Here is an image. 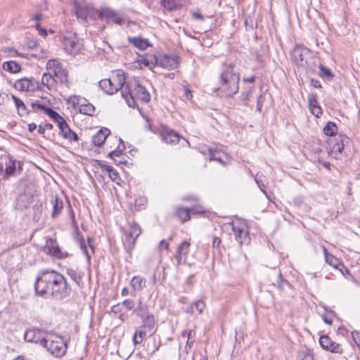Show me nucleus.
Segmentation results:
<instances>
[{"label":"nucleus","instance_id":"obj_51","mask_svg":"<svg viewBox=\"0 0 360 360\" xmlns=\"http://www.w3.org/2000/svg\"><path fill=\"white\" fill-rule=\"evenodd\" d=\"M98 165L102 169L106 171L108 173L112 172L113 169L112 166L103 164L101 161L98 162Z\"/></svg>","mask_w":360,"mask_h":360},{"label":"nucleus","instance_id":"obj_59","mask_svg":"<svg viewBox=\"0 0 360 360\" xmlns=\"http://www.w3.org/2000/svg\"><path fill=\"white\" fill-rule=\"evenodd\" d=\"M37 129V124L35 123H30L28 124V130L30 132H33Z\"/></svg>","mask_w":360,"mask_h":360},{"label":"nucleus","instance_id":"obj_10","mask_svg":"<svg viewBox=\"0 0 360 360\" xmlns=\"http://www.w3.org/2000/svg\"><path fill=\"white\" fill-rule=\"evenodd\" d=\"M13 87L22 92H34L40 89L39 82L34 77H22L16 80Z\"/></svg>","mask_w":360,"mask_h":360},{"label":"nucleus","instance_id":"obj_32","mask_svg":"<svg viewBox=\"0 0 360 360\" xmlns=\"http://www.w3.org/2000/svg\"><path fill=\"white\" fill-rule=\"evenodd\" d=\"M309 106L313 115L316 117H319L322 114L321 107L318 105V102L314 96H309Z\"/></svg>","mask_w":360,"mask_h":360},{"label":"nucleus","instance_id":"obj_38","mask_svg":"<svg viewBox=\"0 0 360 360\" xmlns=\"http://www.w3.org/2000/svg\"><path fill=\"white\" fill-rule=\"evenodd\" d=\"M147 311V305L143 304L141 300H139L136 307L134 309V313H136L138 316L143 317V316L146 314Z\"/></svg>","mask_w":360,"mask_h":360},{"label":"nucleus","instance_id":"obj_31","mask_svg":"<svg viewBox=\"0 0 360 360\" xmlns=\"http://www.w3.org/2000/svg\"><path fill=\"white\" fill-rule=\"evenodd\" d=\"M32 197L26 193L19 195L17 198V205L19 208H27L32 202Z\"/></svg>","mask_w":360,"mask_h":360},{"label":"nucleus","instance_id":"obj_64","mask_svg":"<svg viewBox=\"0 0 360 360\" xmlns=\"http://www.w3.org/2000/svg\"><path fill=\"white\" fill-rule=\"evenodd\" d=\"M119 155H120V152L117 151V150L111 151L109 153V156L111 157V158H112L113 156H118Z\"/></svg>","mask_w":360,"mask_h":360},{"label":"nucleus","instance_id":"obj_54","mask_svg":"<svg viewBox=\"0 0 360 360\" xmlns=\"http://www.w3.org/2000/svg\"><path fill=\"white\" fill-rule=\"evenodd\" d=\"M352 335L354 342L359 345V342H360V333L357 331H354L352 333Z\"/></svg>","mask_w":360,"mask_h":360},{"label":"nucleus","instance_id":"obj_24","mask_svg":"<svg viewBox=\"0 0 360 360\" xmlns=\"http://www.w3.org/2000/svg\"><path fill=\"white\" fill-rule=\"evenodd\" d=\"M191 212L201 213L202 210L200 207L196 209L193 207L191 210L184 207H178L176 210V215L182 222H185L189 220Z\"/></svg>","mask_w":360,"mask_h":360},{"label":"nucleus","instance_id":"obj_35","mask_svg":"<svg viewBox=\"0 0 360 360\" xmlns=\"http://www.w3.org/2000/svg\"><path fill=\"white\" fill-rule=\"evenodd\" d=\"M3 69L11 73H17L20 71V65L15 61H7L3 63Z\"/></svg>","mask_w":360,"mask_h":360},{"label":"nucleus","instance_id":"obj_57","mask_svg":"<svg viewBox=\"0 0 360 360\" xmlns=\"http://www.w3.org/2000/svg\"><path fill=\"white\" fill-rule=\"evenodd\" d=\"M311 84L315 88H321L322 87L321 82L317 79H312L311 80Z\"/></svg>","mask_w":360,"mask_h":360},{"label":"nucleus","instance_id":"obj_33","mask_svg":"<svg viewBox=\"0 0 360 360\" xmlns=\"http://www.w3.org/2000/svg\"><path fill=\"white\" fill-rule=\"evenodd\" d=\"M129 41L131 44H132L134 46L140 50H145L150 46L148 40L145 39L132 37L129 38Z\"/></svg>","mask_w":360,"mask_h":360},{"label":"nucleus","instance_id":"obj_43","mask_svg":"<svg viewBox=\"0 0 360 360\" xmlns=\"http://www.w3.org/2000/svg\"><path fill=\"white\" fill-rule=\"evenodd\" d=\"M136 238H137L135 237H130L129 233L127 232L125 233V238L124 239V244L126 248H127L128 250L132 249L136 243Z\"/></svg>","mask_w":360,"mask_h":360},{"label":"nucleus","instance_id":"obj_55","mask_svg":"<svg viewBox=\"0 0 360 360\" xmlns=\"http://www.w3.org/2000/svg\"><path fill=\"white\" fill-rule=\"evenodd\" d=\"M184 90L186 98L191 100L193 97L191 91L187 86H184Z\"/></svg>","mask_w":360,"mask_h":360},{"label":"nucleus","instance_id":"obj_49","mask_svg":"<svg viewBox=\"0 0 360 360\" xmlns=\"http://www.w3.org/2000/svg\"><path fill=\"white\" fill-rule=\"evenodd\" d=\"M194 335H195V331H193V330H190L188 332V340L186 342V345L188 346L189 347H191V344L194 342V338H193Z\"/></svg>","mask_w":360,"mask_h":360},{"label":"nucleus","instance_id":"obj_45","mask_svg":"<svg viewBox=\"0 0 360 360\" xmlns=\"http://www.w3.org/2000/svg\"><path fill=\"white\" fill-rule=\"evenodd\" d=\"M298 360H314V356L309 350H306L300 354Z\"/></svg>","mask_w":360,"mask_h":360},{"label":"nucleus","instance_id":"obj_46","mask_svg":"<svg viewBox=\"0 0 360 360\" xmlns=\"http://www.w3.org/2000/svg\"><path fill=\"white\" fill-rule=\"evenodd\" d=\"M122 306L124 307L127 310H131L134 308L135 303L133 300L126 299L122 303Z\"/></svg>","mask_w":360,"mask_h":360},{"label":"nucleus","instance_id":"obj_1","mask_svg":"<svg viewBox=\"0 0 360 360\" xmlns=\"http://www.w3.org/2000/svg\"><path fill=\"white\" fill-rule=\"evenodd\" d=\"M34 290L38 295L58 300L70 294V288L64 276L53 270L39 272L35 280Z\"/></svg>","mask_w":360,"mask_h":360},{"label":"nucleus","instance_id":"obj_48","mask_svg":"<svg viewBox=\"0 0 360 360\" xmlns=\"http://www.w3.org/2000/svg\"><path fill=\"white\" fill-rule=\"evenodd\" d=\"M52 128L53 125L51 124H46L44 126L39 125L38 127V132L40 134H43L46 130H51Z\"/></svg>","mask_w":360,"mask_h":360},{"label":"nucleus","instance_id":"obj_2","mask_svg":"<svg viewBox=\"0 0 360 360\" xmlns=\"http://www.w3.org/2000/svg\"><path fill=\"white\" fill-rule=\"evenodd\" d=\"M240 77L232 65L228 66L221 73L218 90L226 96H232L239 89Z\"/></svg>","mask_w":360,"mask_h":360},{"label":"nucleus","instance_id":"obj_36","mask_svg":"<svg viewBox=\"0 0 360 360\" xmlns=\"http://www.w3.org/2000/svg\"><path fill=\"white\" fill-rule=\"evenodd\" d=\"M327 264L333 268L340 270L341 272L342 271V269L345 268L343 264L339 261V259L331 255L330 256H327L326 259L325 260Z\"/></svg>","mask_w":360,"mask_h":360},{"label":"nucleus","instance_id":"obj_39","mask_svg":"<svg viewBox=\"0 0 360 360\" xmlns=\"http://www.w3.org/2000/svg\"><path fill=\"white\" fill-rule=\"evenodd\" d=\"M68 275L78 285H80L82 282V275L73 269H67Z\"/></svg>","mask_w":360,"mask_h":360},{"label":"nucleus","instance_id":"obj_15","mask_svg":"<svg viewBox=\"0 0 360 360\" xmlns=\"http://www.w3.org/2000/svg\"><path fill=\"white\" fill-rule=\"evenodd\" d=\"M309 55V50L302 46H296L291 51L292 58L297 66L304 67L307 63L306 58Z\"/></svg>","mask_w":360,"mask_h":360},{"label":"nucleus","instance_id":"obj_60","mask_svg":"<svg viewBox=\"0 0 360 360\" xmlns=\"http://www.w3.org/2000/svg\"><path fill=\"white\" fill-rule=\"evenodd\" d=\"M255 80V76H251V77H244L243 78V82H245L252 83V82H254Z\"/></svg>","mask_w":360,"mask_h":360},{"label":"nucleus","instance_id":"obj_26","mask_svg":"<svg viewBox=\"0 0 360 360\" xmlns=\"http://www.w3.org/2000/svg\"><path fill=\"white\" fill-rule=\"evenodd\" d=\"M110 134L109 129L103 128L100 129L92 138V142L95 146H101Z\"/></svg>","mask_w":360,"mask_h":360},{"label":"nucleus","instance_id":"obj_42","mask_svg":"<svg viewBox=\"0 0 360 360\" xmlns=\"http://www.w3.org/2000/svg\"><path fill=\"white\" fill-rule=\"evenodd\" d=\"M128 232L129 233L130 237L138 238L141 233V227L138 224L132 223L130 224L129 230Z\"/></svg>","mask_w":360,"mask_h":360},{"label":"nucleus","instance_id":"obj_9","mask_svg":"<svg viewBox=\"0 0 360 360\" xmlns=\"http://www.w3.org/2000/svg\"><path fill=\"white\" fill-rule=\"evenodd\" d=\"M68 103L71 104L74 108H78L79 112L82 114L91 116L95 112L94 106L84 98H82L79 96L73 95L70 96Z\"/></svg>","mask_w":360,"mask_h":360},{"label":"nucleus","instance_id":"obj_4","mask_svg":"<svg viewBox=\"0 0 360 360\" xmlns=\"http://www.w3.org/2000/svg\"><path fill=\"white\" fill-rule=\"evenodd\" d=\"M22 162L13 159L9 155L0 156V176L2 179L8 180L20 174L22 171Z\"/></svg>","mask_w":360,"mask_h":360},{"label":"nucleus","instance_id":"obj_13","mask_svg":"<svg viewBox=\"0 0 360 360\" xmlns=\"http://www.w3.org/2000/svg\"><path fill=\"white\" fill-rule=\"evenodd\" d=\"M232 229L235 235L236 240L240 245L248 243V231L246 224L239 221H235L231 223Z\"/></svg>","mask_w":360,"mask_h":360},{"label":"nucleus","instance_id":"obj_6","mask_svg":"<svg viewBox=\"0 0 360 360\" xmlns=\"http://www.w3.org/2000/svg\"><path fill=\"white\" fill-rule=\"evenodd\" d=\"M43 347L46 348L53 356L62 357L67 350V345L60 336L49 335L43 341Z\"/></svg>","mask_w":360,"mask_h":360},{"label":"nucleus","instance_id":"obj_8","mask_svg":"<svg viewBox=\"0 0 360 360\" xmlns=\"http://www.w3.org/2000/svg\"><path fill=\"white\" fill-rule=\"evenodd\" d=\"M62 44L65 52L73 56L78 54L83 48L82 40L72 32H66L63 34Z\"/></svg>","mask_w":360,"mask_h":360},{"label":"nucleus","instance_id":"obj_52","mask_svg":"<svg viewBox=\"0 0 360 360\" xmlns=\"http://www.w3.org/2000/svg\"><path fill=\"white\" fill-rule=\"evenodd\" d=\"M159 249L160 250L165 249V250H167L168 248H169V243L167 241H166L165 240H162L160 243H159V246H158Z\"/></svg>","mask_w":360,"mask_h":360},{"label":"nucleus","instance_id":"obj_44","mask_svg":"<svg viewBox=\"0 0 360 360\" xmlns=\"http://www.w3.org/2000/svg\"><path fill=\"white\" fill-rule=\"evenodd\" d=\"M210 160H216L222 165L225 164L222 158L219 155V152L217 150H212L210 149Z\"/></svg>","mask_w":360,"mask_h":360},{"label":"nucleus","instance_id":"obj_50","mask_svg":"<svg viewBox=\"0 0 360 360\" xmlns=\"http://www.w3.org/2000/svg\"><path fill=\"white\" fill-rule=\"evenodd\" d=\"M108 176L110 178V179L114 181L117 182L119 179V176L117 172V171L113 168L112 172H108Z\"/></svg>","mask_w":360,"mask_h":360},{"label":"nucleus","instance_id":"obj_47","mask_svg":"<svg viewBox=\"0 0 360 360\" xmlns=\"http://www.w3.org/2000/svg\"><path fill=\"white\" fill-rule=\"evenodd\" d=\"M194 307L195 308V309L200 313L201 314L204 309L205 308V304L204 302H202V300H198L196 302H195L192 306L191 307Z\"/></svg>","mask_w":360,"mask_h":360},{"label":"nucleus","instance_id":"obj_21","mask_svg":"<svg viewBox=\"0 0 360 360\" xmlns=\"http://www.w3.org/2000/svg\"><path fill=\"white\" fill-rule=\"evenodd\" d=\"M31 107L32 108L34 112H41L44 113L45 115L49 116L53 120L58 115V113L57 112L53 110L52 108H51L48 105L42 103L39 101L32 102L31 103Z\"/></svg>","mask_w":360,"mask_h":360},{"label":"nucleus","instance_id":"obj_11","mask_svg":"<svg viewBox=\"0 0 360 360\" xmlns=\"http://www.w3.org/2000/svg\"><path fill=\"white\" fill-rule=\"evenodd\" d=\"M154 67L160 66L167 70H174L177 68L179 64V58L177 56L162 55L160 56H153Z\"/></svg>","mask_w":360,"mask_h":360},{"label":"nucleus","instance_id":"obj_28","mask_svg":"<svg viewBox=\"0 0 360 360\" xmlns=\"http://www.w3.org/2000/svg\"><path fill=\"white\" fill-rule=\"evenodd\" d=\"M79 244L80 246L81 250H82L83 253L86 255V260L88 262H90L91 260V255L89 252L88 248H89L92 253H94V247L91 244L90 238H88L87 243L85 242L84 239L83 238H81L79 240Z\"/></svg>","mask_w":360,"mask_h":360},{"label":"nucleus","instance_id":"obj_30","mask_svg":"<svg viewBox=\"0 0 360 360\" xmlns=\"http://www.w3.org/2000/svg\"><path fill=\"white\" fill-rule=\"evenodd\" d=\"M161 5L167 11H172L181 6V0H161Z\"/></svg>","mask_w":360,"mask_h":360},{"label":"nucleus","instance_id":"obj_7","mask_svg":"<svg viewBox=\"0 0 360 360\" xmlns=\"http://www.w3.org/2000/svg\"><path fill=\"white\" fill-rule=\"evenodd\" d=\"M46 70L59 84L68 86V72L60 61L56 59L49 60L46 63Z\"/></svg>","mask_w":360,"mask_h":360},{"label":"nucleus","instance_id":"obj_14","mask_svg":"<svg viewBox=\"0 0 360 360\" xmlns=\"http://www.w3.org/2000/svg\"><path fill=\"white\" fill-rule=\"evenodd\" d=\"M43 251L46 255H51L57 259H64L68 255L67 252H63L56 240L49 238L46 240V245L43 248Z\"/></svg>","mask_w":360,"mask_h":360},{"label":"nucleus","instance_id":"obj_61","mask_svg":"<svg viewBox=\"0 0 360 360\" xmlns=\"http://www.w3.org/2000/svg\"><path fill=\"white\" fill-rule=\"evenodd\" d=\"M184 200H193V201H197L198 200V198L196 196H190V195H188V196H185L183 198Z\"/></svg>","mask_w":360,"mask_h":360},{"label":"nucleus","instance_id":"obj_5","mask_svg":"<svg viewBox=\"0 0 360 360\" xmlns=\"http://www.w3.org/2000/svg\"><path fill=\"white\" fill-rule=\"evenodd\" d=\"M99 87L107 94H113L127 84L125 75L123 72H118L108 79H103L99 82Z\"/></svg>","mask_w":360,"mask_h":360},{"label":"nucleus","instance_id":"obj_56","mask_svg":"<svg viewBox=\"0 0 360 360\" xmlns=\"http://www.w3.org/2000/svg\"><path fill=\"white\" fill-rule=\"evenodd\" d=\"M121 304H117L112 307L111 311L114 314H117L121 311Z\"/></svg>","mask_w":360,"mask_h":360},{"label":"nucleus","instance_id":"obj_22","mask_svg":"<svg viewBox=\"0 0 360 360\" xmlns=\"http://www.w3.org/2000/svg\"><path fill=\"white\" fill-rule=\"evenodd\" d=\"M190 243L185 240L181 243L176 250V254L174 255V258L176 260L177 265H180L186 262V257L188 253Z\"/></svg>","mask_w":360,"mask_h":360},{"label":"nucleus","instance_id":"obj_58","mask_svg":"<svg viewBox=\"0 0 360 360\" xmlns=\"http://www.w3.org/2000/svg\"><path fill=\"white\" fill-rule=\"evenodd\" d=\"M220 243H221V240L217 237H214L213 239V241H212L213 248H219Z\"/></svg>","mask_w":360,"mask_h":360},{"label":"nucleus","instance_id":"obj_19","mask_svg":"<svg viewBox=\"0 0 360 360\" xmlns=\"http://www.w3.org/2000/svg\"><path fill=\"white\" fill-rule=\"evenodd\" d=\"M24 339L29 342L39 343L43 346V341L46 338L43 337V331L40 329H29L27 330L24 335Z\"/></svg>","mask_w":360,"mask_h":360},{"label":"nucleus","instance_id":"obj_34","mask_svg":"<svg viewBox=\"0 0 360 360\" xmlns=\"http://www.w3.org/2000/svg\"><path fill=\"white\" fill-rule=\"evenodd\" d=\"M131 286L134 290H141L146 286V279L141 276H134L131 281Z\"/></svg>","mask_w":360,"mask_h":360},{"label":"nucleus","instance_id":"obj_27","mask_svg":"<svg viewBox=\"0 0 360 360\" xmlns=\"http://www.w3.org/2000/svg\"><path fill=\"white\" fill-rule=\"evenodd\" d=\"M12 100L15 103V108L18 110V113L20 116L23 117L29 115L30 111L27 108L25 103L21 99H20L15 95H12Z\"/></svg>","mask_w":360,"mask_h":360},{"label":"nucleus","instance_id":"obj_23","mask_svg":"<svg viewBox=\"0 0 360 360\" xmlns=\"http://www.w3.org/2000/svg\"><path fill=\"white\" fill-rule=\"evenodd\" d=\"M162 138L167 143L169 144H176L179 141L180 136L175 131L165 128L162 131Z\"/></svg>","mask_w":360,"mask_h":360},{"label":"nucleus","instance_id":"obj_20","mask_svg":"<svg viewBox=\"0 0 360 360\" xmlns=\"http://www.w3.org/2000/svg\"><path fill=\"white\" fill-rule=\"evenodd\" d=\"M58 83L56 79L46 70L42 75L41 83L39 82L40 89L39 91H44L45 88L50 91L56 90Z\"/></svg>","mask_w":360,"mask_h":360},{"label":"nucleus","instance_id":"obj_18","mask_svg":"<svg viewBox=\"0 0 360 360\" xmlns=\"http://www.w3.org/2000/svg\"><path fill=\"white\" fill-rule=\"evenodd\" d=\"M348 140L349 138L346 135H340L336 142L330 147L328 153L337 160L341 159L344 143Z\"/></svg>","mask_w":360,"mask_h":360},{"label":"nucleus","instance_id":"obj_63","mask_svg":"<svg viewBox=\"0 0 360 360\" xmlns=\"http://www.w3.org/2000/svg\"><path fill=\"white\" fill-rule=\"evenodd\" d=\"M41 18H42L41 14L37 13V14H36V15H34L33 16V20H34L38 22V21H39L41 19Z\"/></svg>","mask_w":360,"mask_h":360},{"label":"nucleus","instance_id":"obj_25","mask_svg":"<svg viewBox=\"0 0 360 360\" xmlns=\"http://www.w3.org/2000/svg\"><path fill=\"white\" fill-rule=\"evenodd\" d=\"M142 319V326L148 330L150 334L155 333L156 330V322L153 314H146Z\"/></svg>","mask_w":360,"mask_h":360},{"label":"nucleus","instance_id":"obj_17","mask_svg":"<svg viewBox=\"0 0 360 360\" xmlns=\"http://www.w3.org/2000/svg\"><path fill=\"white\" fill-rule=\"evenodd\" d=\"M99 16L102 20H105L108 22L111 21L116 25H121L124 22L123 18L119 13L109 8H102L100 11Z\"/></svg>","mask_w":360,"mask_h":360},{"label":"nucleus","instance_id":"obj_16","mask_svg":"<svg viewBox=\"0 0 360 360\" xmlns=\"http://www.w3.org/2000/svg\"><path fill=\"white\" fill-rule=\"evenodd\" d=\"M319 344L325 350L332 353L342 354L343 349L341 345L333 341L328 335H322L319 338Z\"/></svg>","mask_w":360,"mask_h":360},{"label":"nucleus","instance_id":"obj_62","mask_svg":"<svg viewBox=\"0 0 360 360\" xmlns=\"http://www.w3.org/2000/svg\"><path fill=\"white\" fill-rule=\"evenodd\" d=\"M38 31H39V33L41 36H43V37H46V36L47 35V32H46V30L45 29L42 28V27H41V28H40Z\"/></svg>","mask_w":360,"mask_h":360},{"label":"nucleus","instance_id":"obj_12","mask_svg":"<svg viewBox=\"0 0 360 360\" xmlns=\"http://www.w3.org/2000/svg\"><path fill=\"white\" fill-rule=\"evenodd\" d=\"M53 121L57 124V126L60 129L59 134L63 136V138L70 141H78L77 134L70 129L63 117H62L59 114L55 119H53Z\"/></svg>","mask_w":360,"mask_h":360},{"label":"nucleus","instance_id":"obj_41","mask_svg":"<svg viewBox=\"0 0 360 360\" xmlns=\"http://www.w3.org/2000/svg\"><path fill=\"white\" fill-rule=\"evenodd\" d=\"M146 337V332L143 330H136L132 338L133 342L134 345H140L144 340Z\"/></svg>","mask_w":360,"mask_h":360},{"label":"nucleus","instance_id":"obj_40","mask_svg":"<svg viewBox=\"0 0 360 360\" xmlns=\"http://www.w3.org/2000/svg\"><path fill=\"white\" fill-rule=\"evenodd\" d=\"M319 68L320 70L319 75L323 79H326L328 80H330L333 79V74L331 73V71L326 67H325L323 65H320L319 66Z\"/></svg>","mask_w":360,"mask_h":360},{"label":"nucleus","instance_id":"obj_29","mask_svg":"<svg viewBox=\"0 0 360 360\" xmlns=\"http://www.w3.org/2000/svg\"><path fill=\"white\" fill-rule=\"evenodd\" d=\"M51 203L53 205L51 217L52 218H55L60 214L63 209V202L58 196L55 195L51 200Z\"/></svg>","mask_w":360,"mask_h":360},{"label":"nucleus","instance_id":"obj_53","mask_svg":"<svg viewBox=\"0 0 360 360\" xmlns=\"http://www.w3.org/2000/svg\"><path fill=\"white\" fill-rule=\"evenodd\" d=\"M192 16H193V18L195 20H200V21H202L204 20L203 15L197 11L192 12Z\"/></svg>","mask_w":360,"mask_h":360},{"label":"nucleus","instance_id":"obj_37","mask_svg":"<svg viewBox=\"0 0 360 360\" xmlns=\"http://www.w3.org/2000/svg\"><path fill=\"white\" fill-rule=\"evenodd\" d=\"M326 136H334L338 132V127L333 122H328L323 129Z\"/></svg>","mask_w":360,"mask_h":360},{"label":"nucleus","instance_id":"obj_3","mask_svg":"<svg viewBox=\"0 0 360 360\" xmlns=\"http://www.w3.org/2000/svg\"><path fill=\"white\" fill-rule=\"evenodd\" d=\"M131 86H133V90H131L129 84H127L122 89V96L129 107L135 106L136 100H139L143 103H148L150 100L149 92L138 80H134L131 83Z\"/></svg>","mask_w":360,"mask_h":360}]
</instances>
